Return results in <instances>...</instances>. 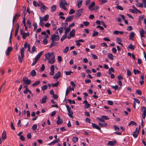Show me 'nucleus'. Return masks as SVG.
I'll return each mask as SVG.
<instances>
[{"mask_svg": "<svg viewBox=\"0 0 146 146\" xmlns=\"http://www.w3.org/2000/svg\"><path fill=\"white\" fill-rule=\"evenodd\" d=\"M66 107L67 110L68 112V115L71 118H73L74 117L73 116V111H71L70 108L68 105H66Z\"/></svg>", "mask_w": 146, "mask_h": 146, "instance_id": "nucleus-1", "label": "nucleus"}, {"mask_svg": "<svg viewBox=\"0 0 146 146\" xmlns=\"http://www.w3.org/2000/svg\"><path fill=\"white\" fill-rule=\"evenodd\" d=\"M68 3L66 2H63V1H60L59 4L60 7H62L63 9L65 10H67V9L65 7L68 5Z\"/></svg>", "mask_w": 146, "mask_h": 146, "instance_id": "nucleus-2", "label": "nucleus"}, {"mask_svg": "<svg viewBox=\"0 0 146 146\" xmlns=\"http://www.w3.org/2000/svg\"><path fill=\"white\" fill-rule=\"evenodd\" d=\"M141 111L143 112L142 114V117L143 119H145L146 115V108L143 106L141 108Z\"/></svg>", "mask_w": 146, "mask_h": 146, "instance_id": "nucleus-3", "label": "nucleus"}, {"mask_svg": "<svg viewBox=\"0 0 146 146\" xmlns=\"http://www.w3.org/2000/svg\"><path fill=\"white\" fill-rule=\"evenodd\" d=\"M83 12V9H79L76 11V17L77 18L80 17Z\"/></svg>", "mask_w": 146, "mask_h": 146, "instance_id": "nucleus-4", "label": "nucleus"}, {"mask_svg": "<svg viewBox=\"0 0 146 146\" xmlns=\"http://www.w3.org/2000/svg\"><path fill=\"white\" fill-rule=\"evenodd\" d=\"M40 3H41L40 5H42L40 8L41 11L43 13L45 11V10L48 9V8L45 6L40 1Z\"/></svg>", "mask_w": 146, "mask_h": 146, "instance_id": "nucleus-5", "label": "nucleus"}, {"mask_svg": "<svg viewBox=\"0 0 146 146\" xmlns=\"http://www.w3.org/2000/svg\"><path fill=\"white\" fill-rule=\"evenodd\" d=\"M23 82L24 83H25V84L27 85H29L31 83V80H29L28 78L26 77H25L23 78Z\"/></svg>", "mask_w": 146, "mask_h": 146, "instance_id": "nucleus-6", "label": "nucleus"}, {"mask_svg": "<svg viewBox=\"0 0 146 146\" xmlns=\"http://www.w3.org/2000/svg\"><path fill=\"white\" fill-rule=\"evenodd\" d=\"M20 31L21 34L22 36H29L30 33L29 32L25 33L22 29H21Z\"/></svg>", "mask_w": 146, "mask_h": 146, "instance_id": "nucleus-7", "label": "nucleus"}, {"mask_svg": "<svg viewBox=\"0 0 146 146\" xmlns=\"http://www.w3.org/2000/svg\"><path fill=\"white\" fill-rule=\"evenodd\" d=\"M95 3L94 1L92 2L91 4L88 6V9L90 11H92L93 10V7L95 6Z\"/></svg>", "mask_w": 146, "mask_h": 146, "instance_id": "nucleus-8", "label": "nucleus"}, {"mask_svg": "<svg viewBox=\"0 0 146 146\" xmlns=\"http://www.w3.org/2000/svg\"><path fill=\"white\" fill-rule=\"evenodd\" d=\"M61 76V73L60 72H58L55 74V75L53 77L54 79H58Z\"/></svg>", "mask_w": 146, "mask_h": 146, "instance_id": "nucleus-9", "label": "nucleus"}, {"mask_svg": "<svg viewBox=\"0 0 146 146\" xmlns=\"http://www.w3.org/2000/svg\"><path fill=\"white\" fill-rule=\"evenodd\" d=\"M116 143V141L115 140L114 141H109L107 144V145L113 146Z\"/></svg>", "mask_w": 146, "mask_h": 146, "instance_id": "nucleus-10", "label": "nucleus"}, {"mask_svg": "<svg viewBox=\"0 0 146 146\" xmlns=\"http://www.w3.org/2000/svg\"><path fill=\"white\" fill-rule=\"evenodd\" d=\"M82 3V0H78L77 1L76 3L78 8H80L81 7Z\"/></svg>", "mask_w": 146, "mask_h": 146, "instance_id": "nucleus-11", "label": "nucleus"}, {"mask_svg": "<svg viewBox=\"0 0 146 146\" xmlns=\"http://www.w3.org/2000/svg\"><path fill=\"white\" fill-rule=\"evenodd\" d=\"M74 18L73 15H71L67 17L65 20V22H69L71 21Z\"/></svg>", "mask_w": 146, "mask_h": 146, "instance_id": "nucleus-12", "label": "nucleus"}, {"mask_svg": "<svg viewBox=\"0 0 146 146\" xmlns=\"http://www.w3.org/2000/svg\"><path fill=\"white\" fill-rule=\"evenodd\" d=\"M19 16V14H16L13 17V25L14 22L15 21L16 19H18Z\"/></svg>", "mask_w": 146, "mask_h": 146, "instance_id": "nucleus-13", "label": "nucleus"}, {"mask_svg": "<svg viewBox=\"0 0 146 146\" xmlns=\"http://www.w3.org/2000/svg\"><path fill=\"white\" fill-rule=\"evenodd\" d=\"M40 18H42V21H46L49 18V15H46L44 16V17H40L39 19H40Z\"/></svg>", "mask_w": 146, "mask_h": 146, "instance_id": "nucleus-14", "label": "nucleus"}, {"mask_svg": "<svg viewBox=\"0 0 146 146\" xmlns=\"http://www.w3.org/2000/svg\"><path fill=\"white\" fill-rule=\"evenodd\" d=\"M43 53V51L40 52L35 57V59L37 61L38 60L39 58H40L41 56L42 55Z\"/></svg>", "mask_w": 146, "mask_h": 146, "instance_id": "nucleus-15", "label": "nucleus"}, {"mask_svg": "<svg viewBox=\"0 0 146 146\" xmlns=\"http://www.w3.org/2000/svg\"><path fill=\"white\" fill-rule=\"evenodd\" d=\"M12 50V48L11 47H8L7 50L6 51L5 53L7 55H8L9 54V53Z\"/></svg>", "mask_w": 146, "mask_h": 146, "instance_id": "nucleus-16", "label": "nucleus"}, {"mask_svg": "<svg viewBox=\"0 0 146 146\" xmlns=\"http://www.w3.org/2000/svg\"><path fill=\"white\" fill-rule=\"evenodd\" d=\"M55 62L54 56H53L50 59L48 60V62L50 64H53Z\"/></svg>", "mask_w": 146, "mask_h": 146, "instance_id": "nucleus-17", "label": "nucleus"}, {"mask_svg": "<svg viewBox=\"0 0 146 146\" xmlns=\"http://www.w3.org/2000/svg\"><path fill=\"white\" fill-rule=\"evenodd\" d=\"M63 29V28L62 27H61L58 29L56 31V33L58 35H60Z\"/></svg>", "mask_w": 146, "mask_h": 146, "instance_id": "nucleus-18", "label": "nucleus"}, {"mask_svg": "<svg viewBox=\"0 0 146 146\" xmlns=\"http://www.w3.org/2000/svg\"><path fill=\"white\" fill-rule=\"evenodd\" d=\"M140 33L141 36H144V35H146V32L144 31L143 29L140 31Z\"/></svg>", "mask_w": 146, "mask_h": 146, "instance_id": "nucleus-19", "label": "nucleus"}, {"mask_svg": "<svg viewBox=\"0 0 146 146\" xmlns=\"http://www.w3.org/2000/svg\"><path fill=\"white\" fill-rule=\"evenodd\" d=\"M92 127H93V128H96L97 129H98L100 131H101V128L100 127H99L97 125H96V124L95 123H92Z\"/></svg>", "mask_w": 146, "mask_h": 146, "instance_id": "nucleus-20", "label": "nucleus"}, {"mask_svg": "<svg viewBox=\"0 0 146 146\" xmlns=\"http://www.w3.org/2000/svg\"><path fill=\"white\" fill-rule=\"evenodd\" d=\"M19 24H17V27L16 28L15 30V36H16L17 35L18 32L19 30Z\"/></svg>", "mask_w": 146, "mask_h": 146, "instance_id": "nucleus-21", "label": "nucleus"}, {"mask_svg": "<svg viewBox=\"0 0 146 146\" xmlns=\"http://www.w3.org/2000/svg\"><path fill=\"white\" fill-rule=\"evenodd\" d=\"M33 4L34 6L35 7H39L41 5V3H40V2H39V3H37V2L34 1L33 2Z\"/></svg>", "mask_w": 146, "mask_h": 146, "instance_id": "nucleus-22", "label": "nucleus"}, {"mask_svg": "<svg viewBox=\"0 0 146 146\" xmlns=\"http://www.w3.org/2000/svg\"><path fill=\"white\" fill-rule=\"evenodd\" d=\"M40 83V81L38 80L36 81L35 83H34L33 84L32 86L33 87H35L37 85H38V84H39Z\"/></svg>", "mask_w": 146, "mask_h": 146, "instance_id": "nucleus-23", "label": "nucleus"}, {"mask_svg": "<svg viewBox=\"0 0 146 146\" xmlns=\"http://www.w3.org/2000/svg\"><path fill=\"white\" fill-rule=\"evenodd\" d=\"M1 137L2 139L4 140H5L7 136L6 132L5 131H3L2 133Z\"/></svg>", "mask_w": 146, "mask_h": 146, "instance_id": "nucleus-24", "label": "nucleus"}, {"mask_svg": "<svg viewBox=\"0 0 146 146\" xmlns=\"http://www.w3.org/2000/svg\"><path fill=\"white\" fill-rule=\"evenodd\" d=\"M116 40L117 41V42L120 45H121L122 46H123V45L121 42V40L120 38H116Z\"/></svg>", "mask_w": 146, "mask_h": 146, "instance_id": "nucleus-25", "label": "nucleus"}, {"mask_svg": "<svg viewBox=\"0 0 146 146\" xmlns=\"http://www.w3.org/2000/svg\"><path fill=\"white\" fill-rule=\"evenodd\" d=\"M75 34V31L74 29H72L70 33V36H74Z\"/></svg>", "mask_w": 146, "mask_h": 146, "instance_id": "nucleus-26", "label": "nucleus"}, {"mask_svg": "<svg viewBox=\"0 0 146 146\" xmlns=\"http://www.w3.org/2000/svg\"><path fill=\"white\" fill-rule=\"evenodd\" d=\"M30 74L32 76L34 77L36 75V72L35 70H33L31 71Z\"/></svg>", "mask_w": 146, "mask_h": 146, "instance_id": "nucleus-27", "label": "nucleus"}, {"mask_svg": "<svg viewBox=\"0 0 146 146\" xmlns=\"http://www.w3.org/2000/svg\"><path fill=\"white\" fill-rule=\"evenodd\" d=\"M51 40L56 42L59 40V37H51Z\"/></svg>", "mask_w": 146, "mask_h": 146, "instance_id": "nucleus-28", "label": "nucleus"}, {"mask_svg": "<svg viewBox=\"0 0 146 146\" xmlns=\"http://www.w3.org/2000/svg\"><path fill=\"white\" fill-rule=\"evenodd\" d=\"M133 133V137L135 138H136L137 137V136L139 134V131H135Z\"/></svg>", "mask_w": 146, "mask_h": 146, "instance_id": "nucleus-29", "label": "nucleus"}, {"mask_svg": "<svg viewBox=\"0 0 146 146\" xmlns=\"http://www.w3.org/2000/svg\"><path fill=\"white\" fill-rule=\"evenodd\" d=\"M47 99V98L46 96H44L42 99L41 103L42 104H43L46 102V100Z\"/></svg>", "mask_w": 146, "mask_h": 146, "instance_id": "nucleus-30", "label": "nucleus"}, {"mask_svg": "<svg viewBox=\"0 0 146 146\" xmlns=\"http://www.w3.org/2000/svg\"><path fill=\"white\" fill-rule=\"evenodd\" d=\"M25 51L24 48H22L21 50L20 53L21 55V56L24 57V54Z\"/></svg>", "mask_w": 146, "mask_h": 146, "instance_id": "nucleus-31", "label": "nucleus"}, {"mask_svg": "<svg viewBox=\"0 0 146 146\" xmlns=\"http://www.w3.org/2000/svg\"><path fill=\"white\" fill-rule=\"evenodd\" d=\"M70 30V27H68L66 28V30L65 32V36H66V35L68 34Z\"/></svg>", "mask_w": 146, "mask_h": 146, "instance_id": "nucleus-32", "label": "nucleus"}, {"mask_svg": "<svg viewBox=\"0 0 146 146\" xmlns=\"http://www.w3.org/2000/svg\"><path fill=\"white\" fill-rule=\"evenodd\" d=\"M57 42H56V41L52 40V42L50 47H51L52 46H56L57 45Z\"/></svg>", "mask_w": 146, "mask_h": 146, "instance_id": "nucleus-33", "label": "nucleus"}, {"mask_svg": "<svg viewBox=\"0 0 146 146\" xmlns=\"http://www.w3.org/2000/svg\"><path fill=\"white\" fill-rule=\"evenodd\" d=\"M98 125L102 127H105L107 125V124L106 123H99Z\"/></svg>", "mask_w": 146, "mask_h": 146, "instance_id": "nucleus-34", "label": "nucleus"}, {"mask_svg": "<svg viewBox=\"0 0 146 146\" xmlns=\"http://www.w3.org/2000/svg\"><path fill=\"white\" fill-rule=\"evenodd\" d=\"M51 56V54L50 53L48 52L45 54V56L46 58L48 60L49 59Z\"/></svg>", "mask_w": 146, "mask_h": 146, "instance_id": "nucleus-35", "label": "nucleus"}, {"mask_svg": "<svg viewBox=\"0 0 146 146\" xmlns=\"http://www.w3.org/2000/svg\"><path fill=\"white\" fill-rule=\"evenodd\" d=\"M40 22L39 23V25L40 26H41L42 27H43L44 26V23L42 22V18H40Z\"/></svg>", "mask_w": 146, "mask_h": 146, "instance_id": "nucleus-36", "label": "nucleus"}, {"mask_svg": "<svg viewBox=\"0 0 146 146\" xmlns=\"http://www.w3.org/2000/svg\"><path fill=\"white\" fill-rule=\"evenodd\" d=\"M116 7V9L121 11L123 10L124 9L123 7L119 5H117Z\"/></svg>", "mask_w": 146, "mask_h": 146, "instance_id": "nucleus-37", "label": "nucleus"}, {"mask_svg": "<svg viewBox=\"0 0 146 146\" xmlns=\"http://www.w3.org/2000/svg\"><path fill=\"white\" fill-rule=\"evenodd\" d=\"M132 125L135 126L137 125V123H136L133 121H131L128 124L129 126H130L131 125Z\"/></svg>", "mask_w": 146, "mask_h": 146, "instance_id": "nucleus-38", "label": "nucleus"}, {"mask_svg": "<svg viewBox=\"0 0 146 146\" xmlns=\"http://www.w3.org/2000/svg\"><path fill=\"white\" fill-rule=\"evenodd\" d=\"M72 141L75 143L77 142L78 140V138L76 137H74L72 139Z\"/></svg>", "mask_w": 146, "mask_h": 146, "instance_id": "nucleus-39", "label": "nucleus"}, {"mask_svg": "<svg viewBox=\"0 0 146 146\" xmlns=\"http://www.w3.org/2000/svg\"><path fill=\"white\" fill-rule=\"evenodd\" d=\"M56 9V6L55 5H53L51 7V12L54 11Z\"/></svg>", "mask_w": 146, "mask_h": 146, "instance_id": "nucleus-40", "label": "nucleus"}, {"mask_svg": "<svg viewBox=\"0 0 146 146\" xmlns=\"http://www.w3.org/2000/svg\"><path fill=\"white\" fill-rule=\"evenodd\" d=\"M128 48L131 50H134L135 48V47L134 46L132 45L131 44H130L128 46Z\"/></svg>", "mask_w": 146, "mask_h": 146, "instance_id": "nucleus-41", "label": "nucleus"}, {"mask_svg": "<svg viewBox=\"0 0 146 146\" xmlns=\"http://www.w3.org/2000/svg\"><path fill=\"white\" fill-rule=\"evenodd\" d=\"M136 5L138 7H143V4L142 3H138L136 4Z\"/></svg>", "mask_w": 146, "mask_h": 146, "instance_id": "nucleus-42", "label": "nucleus"}, {"mask_svg": "<svg viewBox=\"0 0 146 146\" xmlns=\"http://www.w3.org/2000/svg\"><path fill=\"white\" fill-rule=\"evenodd\" d=\"M111 71L113 72H114V69L112 67H111V68H110L109 70L108 73L109 74H111Z\"/></svg>", "mask_w": 146, "mask_h": 146, "instance_id": "nucleus-43", "label": "nucleus"}, {"mask_svg": "<svg viewBox=\"0 0 146 146\" xmlns=\"http://www.w3.org/2000/svg\"><path fill=\"white\" fill-rule=\"evenodd\" d=\"M69 48V46L66 47L65 48L64 50L63 51V52L64 53H66L68 51Z\"/></svg>", "mask_w": 146, "mask_h": 146, "instance_id": "nucleus-44", "label": "nucleus"}, {"mask_svg": "<svg viewBox=\"0 0 146 146\" xmlns=\"http://www.w3.org/2000/svg\"><path fill=\"white\" fill-rule=\"evenodd\" d=\"M32 52H31V53H33L35 51L36 52H37L36 50V48L34 46H33V47L32 48Z\"/></svg>", "mask_w": 146, "mask_h": 146, "instance_id": "nucleus-45", "label": "nucleus"}, {"mask_svg": "<svg viewBox=\"0 0 146 146\" xmlns=\"http://www.w3.org/2000/svg\"><path fill=\"white\" fill-rule=\"evenodd\" d=\"M27 24L28 26L30 28L31 26V23L29 20H28L27 22Z\"/></svg>", "mask_w": 146, "mask_h": 146, "instance_id": "nucleus-46", "label": "nucleus"}, {"mask_svg": "<svg viewBox=\"0 0 146 146\" xmlns=\"http://www.w3.org/2000/svg\"><path fill=\"white\" fill-rule=\"evenodd\" d=\"M24 57H22V56L21 57L20 55L19 56L18 58L20 62L21 63L23 62V59Z\"/></svg>", "mask_w": 146, "mask_h": 146, "instance_id": "nucleus-47", "label": "nucleus"}, {"mask_svg": "<svg viewBox=\"0 0 146 146\" xmlns=\"http://www.w3.org/2000/svg\"><path fill=\"white\" fill-rule=\"evenodd\" d=\"M48 87L46 85H44L41 88L42 90H44L47 89Z\"/></svg>", "mask_w": 146, "mask_h": 146, "instance_id": "nucleus-48", "label": "nucleus"}, {"mask_svg": "<svg viewBox=\"0 0 146 146\" xmlns=\"http://www.w3.org/2000/svg\"><path fill=\"white\" fill-rule=\"evenodd\" d=\"M59 82L58 81L55 84H52V85L53 87H56L58 86V84H59Z\"/></svg>", "mask_w": 146, "mask_h": 146, "instance_id": "nucleus-49", "label": "nucleus"}, {"mask_svg": "<svg viewBox=\"0 0 146 146\" xmlns=\"http://www.w3.org/2000/svg\"><path fill=\"white\" fill-rule=\"evenodd\" d=\"M75 11L73 9H71L69 12V14H72L75 12Z\"/></svg>", "mask_w": 146, "mask_h": 146, "instance_id": "nucleus-50", "label": "nucleus"}, {"mask_svg": "<svg viewBox=\"0 0 146 146\" xmlns=\"http://www.w3.org/2000/svg\"><path fill=\"white\" fill-rule=\"evenodd\" d=\"M113 56L111 54H109L108 55V57L111 60H113Z\"/></svg>", "mask_w": 146, "mask_h": 146, "instance_id": "nucleus-51", "label": "nucleus"}, {"mask_svg": "<svg viewBox=\"0 0 146 146\" xmlns=\"http://www.w3.org/2000/svg\"><path fill=\"white\" fill-rule=\"evenodd\" d=\"M33 25L34 27V29H36L37 27V25L36 23L34 22L33 23Z\"/></svg>", "mask_w": 146, "mask_h": 146, "instance_id": "nucleus-52", "label": "nucleus"}, {"mask_svg": "<svg viewBox=\"0 0 146 146\" xmlns=\"http://www.w3.org/2000/svg\"><path fill=\"white\" fill-rule=\"evenodd\" d=\"M133 72H134V74H136L137 73L138 74H139L140 73V71H139V70H136L135 69H134L133 70Z\"/></svg>", "mask_w": 146, "mask_h": 146, "instance_id": "nucleus-53", "label": "nucleus"}, {"mask_svg": "<svg viewBox=\"0 0 146 146\" xmlns=\"http://www.w3.org/2000/svg\"><path fill=\"white\" fill-rule=\"evenodd\" d=\"M98 32L94 31L92 36H96L98 35Z\"/></svg>", "mask_w": 146, "mask_h": 146, "instance_id": "nucleus-54", "label": "nucleus"}, {"mask_svg": "<svg viewBox=\"0 0 146 146\" xmlns=\"http://www.w3.org/2000/svg\"><path fill=\"white\" fill-rule=\"evenodd\" d=\"M64 72L66 74V75H70L71 73H72L73 72H71V71H65Z\"/></svg>", "mask_w": 146, "mask_h": 146, "instance_id": "nucleus-55", "label": "nucleus"}, {"mask_svg": "<svg viewBox=\"0 0 146 146\" xmlns=\"http://www.w3.org/2000/svg\"><path fill=\"white\" fill-rule=\"evenodd\" d=\"M91 1L90 0H86L85 5L88 6L90 3Z\"/></svg>", "mask_w": 146, "mask_h": 146, "instance_id": "nucleus-56", "label": "nucleus"}, {"mask_svg": "<svg viewBox=\"0 0 146 146\" xmlns=\"http://www.w3.org/2000/svg\"><path fill=\"white\" fill-rule=\"evenodd\" d=\"M32 135L30 133H28L27 135V139H31V138Z\"/></svg>", "mask_w": 146, "mask_h": 146, "instance_id": "nucleus-57", "label": "nucleus"}, {"mask_svg": "<svg viewBox=\"0 0 146 146\" xmlns=\"http://www.w3.org/2000/svg\"><path fill=\"white\" fill-rule=\"evenodd\" d=\"M136 93L139 95L141 96L142 95V93L141 91L139 90H137L136 91Z\"/></svg>", "mask_w": 146, "mask_h": 146, "instance_id": "nucleus-58", "label": "nucleus"}, {"mask_svg": "<svg viewBox=\"0 0 146 146\" xmlns=\"http://www.w3.org/2000/svg\"><path fill=\"white\" fill-rule=\"evenodd\" d=\"M101 117L104 119L106 120H108L109 119V118L108 116L105 115H102L101 116Z\"/></svg>", "mask_w": 146, "mask_h": 146, "instance_id": "nucleus-59", "label": "nucleus"}, {"mask_svg": "<svg viewBox=\"0 0 146 146\" xmlns=\"http://www.w3.org/2000/svg\"><path fill=\"white\" fill-rule=\"evenodd\" d=\"M145 17V16L143 15H142L141 16L139 17V20L141 21V20H143Z\"/></svg>", "mask_w": 146, "mask_h": 146, "instance_id": "nucleus-60", "label": "nucleus"}, {"mask_svg": "<svg viewBox=\"0 0 146 146\" xmlns=\"http://www.w3.org/2000/svg\"><path fill=\"white\" fill-rule=\"evenodd\" d=\"M129 11L133 13H137V11H135V10H134L132 9H129Z\"/></svg>", "mask_w": 146, "mask_h": 146, "instance_id": "nucleus-61", "label": "nucleus"}, {"mask_svg": "<svg viewBox=\"0 0 146 146\" xmlns=\"http://www.w3.org/2000/svg\"><path fill=\"white\" fill-rule=\"evenodd\" d=\"M127 75L128 76H131V72L129 70H127Z\"/></svg>", "mask_w": 146, "mask_h": 146, "instance_id": "nucleus-62", "label": "nucleus"}, {"mask_svg": "<svg viewBox=\"0 0 146 146\" xmlns=\"http://www.w3.org/2000/svg\"><path fill=\"white\" fill-rule=\"evenodd\" d=\"M43 43L44 44H47L48 42V40L46 38L44 39L43 40Z\"/></svg>", "mask_w": 146, "mask_h": 146, "instance_id": "nucleus-63", "label": "nucleus"}, {"mask_svg": "<svg viewBox=\"0 0 146 146\" xmlns=\"http://www.w3.org/2000/svg\"><path fill=\"white\" fill-rule=\"evenodd\" d=\"M111 87L115 90H118L119 89L117 85H116L115 86H112Z\"/></svg>", "mask_w": 146, "mask_h": 146, "instance_id": "nucleus-64", "label": "nucleus"}]
</instances>
